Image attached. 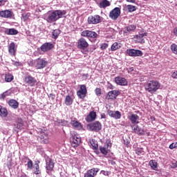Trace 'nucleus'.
<instances>
[{"instance_id":"nucleus-62","label":"nucleus","mask_w":177,"mask_h":177,"mask_svg":"<svg viewBox=\"0 0 177 177\" xmlns=\"http://www.w3.org/2000/svg\"><path fill=\"white\" fill-rule=\"evenodd\" d=\"M6 121H12L10 119H7Z\"/></svg>"},{"instance_id":"nucleus-7","label":"nucleus","mask_w":177,"mask_h":177,"mask_svg":"<svg viewBox=\"0 0 177 177\" xmlns=\"http://www.w3.org/2000/svg\"><path fill=\"white\" fill-rule=\"evenodd\" d=\"M121 95V91L118 90H112L108 92L106 99V100H115L117 99V96H120Z\"/></svg>"},{"instance_id":"nucleus-56","label":"nucleus","mask_w":177,"mask_h":177,"mask_svg":"<svg viewBox=\"0 0 177 177\" xmlns=\"http://www.w3.org/2000/svg\"><path fill=\"white\" fill-rule=\"evenodd\" d=\"M14 64L15 66H20V62H15Z\"/></svg>"},{"instance_id":"nucleus-1","label":"nucleus","mask_w":177,"mask_h":177,"mask_svg":"<svg viewBox=\"0 0 177 177\" xmlns=\"http://www.w3.org/2000/svg\"><path fill=\"white\" fill-rule=\"evenodd\" d=\"M161 86V84L156 80H150L145 85V89L149 93H156L160 87Z\"/></svg>"},{"instance_id":"nucleus-6","label":"nucleus","mask_w":177,"mask_h":177,"mask_svg":"<svg viewBox=\"0 0 177 177\" xmlns=\"http://www.w3.org/2000/svg\"><path fill=\"white\" fill-rule=\"evenodd\" d=\"M121 15V8L119 7H115L109 12V18L111 19V20H117L118 17Z\"/></svg>"},{"instance_id":"nucleus-46","label":"nucleus","mask_w":177,"mask_h":177,"mask_svg":"<svg viewBox=\"0 0 177 177\" xmlns=\"http://www.w3.org/2000/svg\"><path fill=\"white\" fill-rule=\"evenodd\" d=\"M6 96H9V93H8V91L3 92L1 95H0V99H2L3 100H5Z\"/></svg>"},{"instance_id":"nucleus-39","label":"nucleus","mask_w":177,"mask_h":177,"mask_svg":"<svg viewBox=\"0 0 177 177\" xmlns=\"http://www.w3.org/2000/svg\"><path fill=\"white\" fill-rule=\"evenodd\" d=\"M149 165L152 169H154L155 171L156 169H157V162H156V160H151L149 161Z\"/></svg>"},{"instance_id":"nucleus-53","label":"nucleus","mask_w":177,"mask_h":177,"mask_svg":"<svg viewBox=\"0 0 177 177\" xmlns=\"http://www.w3.org/2000/svg\"><path fill=\"white\" fill-rule=\"evenodd\" d=\"M127 2H130L131 3H135L136 2V0H126Z\"/></svg>"},{"instance_id":"nucleus-26","label":"nucleus","mask_w":177,"mask_h":177,"mask_svg":"<svg viewBox=\"0 0 177 177\" xmlns=\"http://www.w3.org/2000/svg\"><path fill=\"white\" fill-rule=\"evenodd\" d=\"M15 127L17 129H21L24 127V121H23L21 118H17Z\"/></svg>"},{"instance_id":"nucleus-23","label":"nucleus","mask_w":177,"mask_h":177,"mask_svg":"<svg viewBox=\"0 0 177 177\" xmlns=\"http://www.w3.org/2000/svg\"><path fill=\"white\" fill-rule=\"evenodd\" d=\"M143 37H147V32H140L139 35H136L135 38L139 40L140 44H145V39Z\"/></svg>"},{"instance_id":"nucleus-43","label":"nucleus","mask_w":177,"mask_h":177,"mask_svg":"<svg viewBox=\"0 0 177 177\" xmlns=\"http://www.w3.org/2000/svg\"><path fill=\"white\" fill-rule=\"evenodd\" d=\"M171 50L173 52V53L177 55V45L175 44H172L171 46Z\"/></svg>"},{"instance_id":"nucleus-16","label":"nucleus","mask_w":177,"mask_h":177,"mask_svg":"<svg viewBox=\"0 0 177 177\" xmlns=\"http://www.w3.org/2000/svg\"><path fill=\"white\" fill-rule=\"evenodd\" d=\"M99 171V168H92L84 174V177H95L97 175Z\"/></svg>"},{"instance_id":"nucleus-38","label":"nucleus","mask_w":177,"mask_h":177,"mask_svg":"<svg viewBox=\"0 0 177 177\" xmlns=\"http://www.w3.org/2000/svg\"><path fill=\"white\" fill-rule=\"evenodd\" d=\"M60 30L59 29H55L53 30V38H54V39H57V37H59V35H60Z\"/></svg>"},{"instance_id":"nucleus-17","label":"nucleus","mask_w":177,"mask_h":177,"mask_svg":"<svg viewBox=\"0 0 177 177\" xmlns=\"http://www.w3.org/2000/svg\"><path fill=\"white\" fill-rule=\"evenodd\" d=\"M55 48V45L52 43H44L41 46V50L42 52H49V50H52Z\"/></svg>"},{"instance_id":"nucleus-48","label":"nucleus","mask_w":177,"mask_h":177,"mask_svg":"<svg viewBox=\"0 0 177 177\" xmlns=\"http://www.w3.org/2000/svg\"><path fill=\"white\" fill-rule=\"evenodd\" d=\"M31 16V13L27 12L24 15H23L24 21H26V20H28L30 19V17Z\"/></svg>"},{"instance_id":"nucleus-58","label":"nucleus","mask_w":177,"mask_h":177,"mask_svg":"<svg viewBox=\"0 0 177 177\" xmlns=\"http://www.w3.org/2000/svg\"><path fill=\"white\" fill-rule=\"evenodd\" d=\"M101 118H106V115L104 113L101 115Z\"/></svg>"},{"instance_id":"nucleus-13","label":"nucleus","mask_w":177,"mask_h":177,"mask_svg":"<svg viewBox=\"0 0 177 177\" xmlns=\"http://www.w3.org/2000/svg\"><path fill=\"white\" fill-rule=\"evenodd\" d=\"M77 48L78 49H86L88 46H89V44H88V41H86V39L84 37H81L78 41H77Z\"/></svg>"},{"instance_id":"nucleus-51","label":"nucleus","mask_w":177,"mask_h":177,"mask_svg":"<svg viewBox=\"0 0 177 177\" xmlns=\"http://www.w3.org/2000/svg\"><path fill=\"white\" fill-rule=\"evenodd\" d=\"M171 78H174V80H177V71L171 74Z\"/></svg>"},{"instance_id":"nucleus-41","label":"nucleus","mask_w":177,"mask_h":177,"mask_svg":"<svg viewBox=\"0 0 177 177\" xmlns=\"http://www.w3.org/2000/svg\"><path fill=\"white\" fill-rule=\"evenodd\" d=\"M127 9L129 12H135L136 10V6L132 5H127Z\"/></svg>"},{"instance_id":"nucleus-61","label":"nucleus","mask_w":177,"mask_h":177,"mask_svg":"<svg viewBox=\"0 0 177 177\" xmlns=\"http://www.w3.org/2000/svg\"><path fill=\"white\" fill-rule=\"evenodd\" d=\"M104 172H106V171H104V170L101 171V174H104Z\"/></svg>"},{"instance_id":"nucleus-11","label":"nucleus","mask_w":177,"mask_h":177,"mask_svg":"<svg viewBox=\"0 0 177 177\" xmlns=\"http://www.w3.org/2000/svg\"><path fill=\"white\" fill-rule=\"evenodd\" d=\"M127 53L129 56L132 57H138L140 56H143V52L140 50H136V49H127Z\"/></svg>"},{"instance_id":"nucleus-20","label":"nucleus","mask_w":177,"mask_h":177,"mask_svg":"<svg viewBox=\"0 0 177 177\" xmlns=\"http://www.w3.org/2000/svg\"><path fill=\"white\" fill-rule=\"evenodd\" d=\"M97 115L95 111H92L89 113V114L86 117L85 120L87 122H93L96 120Z\"/></svg>"},{"instance_id":"nucleus-50","label":"nucleus","mask_w":177,"mask_h":177,"mask_svg":"<svg viewBox=\"0 0 177 177\" xmlns=\"http://www.w3.org/2000/svg\"><path fill=\"white\" fill-rule=\"evenodd\" d=\"M169 149H171V150H174V149H176L177 147V142H173L169 145Z\"/></svg>"},{"instance_id":"nucleus-12","label":"nucleus","mask_w":177,"mask_h":177,"mask_svg":"<svg viewBox=\"0 0 177 177\" xmlns=\"http://www.w3.org/2000/svg\"><path fill=\"white\" fill-rule=\"evenodd\" d=\"M24 82L29 86H35L37 80H35L34 77L31 76V75H28L25 76Z\"/></svg>"},{"instance_id":"nucleus-25","label":"nucleus","mask_w":177,"mask_h":177,"mask_svg":"<svg viewBox=\"0 0 177 177\" xmlns=\"http://www.w3.org/2000/svg\"><path fill=\"white\" fill-rule=\"evenodd\" d=\"M8 104L10 107H12V109H14L16 110L17 109H19V102L16 100L11 99L8 101Z\"/></svg>"},{"instance_id":"nucleus-10","label":"nucleus","mask_w":177,"mask_h":177,"mask_svg":"<svg viewBox=\"0 0 177 177\" xmlns=\"http://www.w3.org/2000/svg\"><path fill=\"white\" fill-rule=\"evenodd\" d=\"M53 168H55V162H53V159L50 158H47L46 159V169L48 174L52 172L53 171Z\"/></svg>"},{"instance_id":"nucleus-5","label":"nucleus","mask_w":177,"mask_h":177,"mask_svg":"<svg viewBox=\"0 0 177 177\" xmlns=\"http://www.w3.org/2000/svg\"><path fill=\"white\" fill-rule=\"evenodd\" d=\"M102 19L103 17L99 15H91L87 19V23L88 24H99L102 23Z\"/></svg>"},{"instance_id":"nucleus-19","label":"nucleus","mask_w":177,"mask_h":177,"mask_svg":"<svg viewBox=\"0 0 177 177\" xmlns=\"http://www.w3.org/2000/svg\"><path fill=\"white\" fill-rule=\"evenodd\" d=\"M115 82L117 85H120L121 86H125V85L128 84L127 79L121 77H115Z\"/></svg>"},{"instance_id":"nucleus-21","label":"nucleus","mask_w":177,"mask_h":177,"mask_svg":"<svg viewBox=\"0 0 177 177\" xmlns=\"http://www.w3.org/2000/svg\"><path fill=\"white\" fill-rule=\"evenodd\" d=\"M17 48L15 42H12L8 46V52L11 56H16Z\"/></svg>"},{"instance_id":"nucleus-45","label":"nucleus","mask_w":177,"mask_h":177,"mask_svg":"<svg viewBox=\"0 0 177 177\" xmlns=\"http://www.w3.org/2000/svg\"><path fill=\"white\" fill-rule=\"evenodd\" d=\"M26 165L28 169H32V165H33L32 160H31L30 158H28V162Z\"/></svg>"},{"instance_id":"nucleus-32","label":"nucleus","mask_w":177,"mask_h":177,"mask_svg":"<svg viewBox=\"0 0 177 177\" xmlns=\"http://www.w3.org/2000/svg\"><path fill=\"white\" fill-rule=\"evenodd\" d=\"M71 140L74 145H76L78 146L81 143V138L77 136H73L71 138Z\"/></svg>"},{"instance_id":"nucleus-60","label":"nucleus","mask_w":177,"mask_h":177,"mask_svg":"<svg viewBox=\"0 0 177 177\" xmlns=\"http://www.w3.org/2000/svg\"><path fill=\"white\" fill-rule=\"evenodd\" d=\"M109 89H113V86H112V84H110V86H109Z\"/></svg>"},{"instance_id":"nucleus-24","label":"nucleus","mask_w":177,"mask_h":177,"mask_svg":"<svg viewBox=\"0 0 177 177\" xmlns=\"http://www.w3.org/2000/svg\"><path fill=\"white\" fill-rule=\"evenodd\" d=\"M128 118L131 122V124H139V115L133 113Z\"/></svg>"},{"instance_id":"nucleus-33","label":"nucleus","mask_w":177,"mask_h":177,"mask_svg":"<svg viewBox=\"0 0 177 177\" xmlns=\"http://www.w3.org/2000/svg\"><path fill=\"white\" fill-rule=\"evenodd\" d=\"M6 82H12L13 80H15V76L10 73H7L5 75V78H4Z\"/></svg>"},{"instance_id":"nucleus-27","label":"nucleus","mask_w":177,"mask_h":177,"mask_svg":"<svg viewBox=\"0 0 177 177\" xmlns=\"http://www.w3.org/2000/svg\"><path fill=\"white\" fill-rule=\"evenodd\" d=\"M126 30H124V34H128V32H132V31H135L136 30V26L135 25H129L128 26L124 28Z\"/></svg>"},{"instance_id":"nucleus-35","label":"nucleus","mask_w":177,"mask_h":177,"mask_svg":"<svg viewBox=\"0 0 177 177\" xmlns=\"http://www.w3.org/2000/svg\"><path fill=\"white\" fill-rule=\"evenodd\" d=\"M34 174L35 175H40L41 174V169H39V164L35 163L34 165Z\"/></svg>"},{"instance_id":"nucleus-36","label":"nucleus","mask_w":177,"mask_h":177,"mask_svg":"<svg viewBox=\"0 0 177 177\" xmlns=\"http://www.w3.org/2000/svg\"><path fill=\"white\" fill-rule=\"evenodd\" d=\"M100 153L104 156H107L109 153V149L106 148L104 146H100L99 147Z\"/></svg>"},{"instance_id":"nucleus-42","label":"nucleus","mask_w":177,"mask_h":177,"mask_svg":"<svg viewBox=\"0 0 177 177\" xmlns=\"http://www.w3.org/2000/svg\"><path fill=\"white\" fill-rule=\"evenodd\" d=\"M136 154H138V156H143L145 154V151H143V149L138 148L136 149Z\"/></svg>"},{"instance_id":"nucleus-22","label":"nucleus","mask_w":177,"mask_h":177,"mask_svg":"<svg viewBox=\"0 0 177 177\" xmlns=\"http://www.w3.org/2000/svg\"><path fill=\"white\" fill-rule=\"evenodd\" d=\"M111 5V3L109 0H102L99 3L98 6L101 9H106V8H109Z\"/></svg>"},{"instance_id":"nucleus-30","label":"nucleus","mask_w":177,"mask_h":177,"mask_svg":"<svg viewBox=\"0 0 177 177\" xmlns=\"http://www.w3.org/2000/svg\"><path fill=\"white\" fill-rule=\"evenodd\" d=\"M5 32L7 35H17L19 34V31L15 28H10L6 30Z\"/></svg>"},{"instance_id":"nucleus-37","label":"nucleus","mask_w":177,"mask_h":177,"mask_svg":"<svg viewBox=\"0 0 177 177\" xmlns=\"http://www.w3.org/2000/svg\"><path fill=\"white\" fill-rule=\"evenodd\" d=\"M120 48H121L120 44H118V42H115L111 45V50L115 51L117 50V49H120Z\"/></svg>"},{"instance_id":"nucleus-14","label":"nucleus","mask_w":177,"mask_h":177,"mask_svg":"<svg viewBox=\"0 0 177 177\" xmlns=\"http://www.w3.org/2000/svg\"><path fill=\"white\" fill-rule=\"evenodd\" d=\"M81 35L87 38H97V33L92 30H84L81 32Z\"/></svg>"},{"instance_id":"nucleus-47","label":"nucleus","mask_w":177,"mask_h":177,"mask_svg":"<svg viewBox=\"0 0 177 177\" xmlns=\"http://www.w3.org/2000/svg\"><path fill=\"white\" fill-rule=\"evenodd\" d=\"M95 93L97 96H100L102 95V89L100 88H96L95 89Z\"/></svg>"},{"instance_id":"nucleus-2","label":"nucleus","mask_w":177,"mask_h":177,"mask_svg":"<svg viewBox=\"0 0 177 177\" xmlns=\"http://www.w3.org/2000/svg\"><path fill=\"white\" fill-rule=\"evenodd\" d=\"M30 67H35L37 70H41L45 68L48 64V62L45 61L44 59L38 58L36 59H32L28 63Z\"/></svg>"},{"instance_id":"nucleus-15","label":"nucleus","mask_w":177,"mask_h":177,"mask_svg":"<svg viewBox=\"0 0 177 177\" xmlns=\"http://www.w3.org/2000/svg\"><path fill=\"white\" fill-rule=\"evenodd\" d=\"M107 113L109 114V117L112 118H115V120H120L121 118V112L120 111H112L109 109L107 111Z\"/></svg>"},{"instance_id":"nucleus-28","label":"nucleus","mask_w":177,"mask_h":177,"mask_svg":"<svg viewBox=\"0 0 177 177\" xmlns=\"http://www.w3.org/2000/svg\"><path fill=\"white\" fill-rule=\"evenodd\" d=\"M8 109L0 105V116L6 118V117H8Z\"/></svg>"},{"instance_id":"nucleus-57","label":"nucleus","mask_w":177,"mask_h":177,"mask_svg":"<svg viewBox=\"0 0 177 177\" xmlns=\"http://www.w3.org/2000/svg\"><path fill=\"white\" fill-rule=\"evenodd\" d=\"M151 120H152V121H156V118H154V116H151Z\"/></svg>"},{"instance_id":"nucleus-40","label":"nucleus","mask_w":177,"mask_h":177,"mask_svg":"<svg viewBox=\"0 0 177 177\" xmlns=\"http://www.w3.org/2000/svg\"><path fill=\"white\" fill-rule=\"evenodd\" d=\"M71 124L73 127H75V128H80L81 127V123L77 120H72Z\"/></svg>"},{"instance_id":"nucleus-49","label":"nucleus","mask_w":177,"mask_h":177,"mask_svg":"<svg viewBox=\"0 0 177 177\" xmlns=\"http://www.w3.org/2000/svg\"><path fill=\"white\" fill-rule=\"evenodd\" d=\"M107 48H109V44L103 43L101 44L100 49H102V50H104V49H107Z\"/></svg>"},{"instance_id":"nucleus-54","label":"nucleus","mask_w":177,"mask_h":177,"mask_svg":"<svg viewBox=\"0 0 177 177\" xmlns=\"http://www.w3.org/2000/svg\"><path fill=\"white\" fill-rule=\"evenodd\" d=\"M50 97H51L52 100H55V94L50 93Z\"/></svg>"},{"instance_id":"nucleus-8","label":"nucleus","mask_w":177,"mask_h":177,"mask_svg":"<svg viewBox=\"0 0 177 177\" xmlns=\"http://www.w3.org/2000/svg\"><path fill=\"white\" fill-rule=\"evenodd\" d=\"M86 93H88V90H86V86L85 84L80 85L79 91H77V95L80 99H85L86 97Z\"/></svg>"},{"instance_id":"nucleus-3","label":"nucleus","mask_w":177,"mask_h":177,"mask_svg":"<svg viewBox=\"0 0 177 177\" xmlns=\"http://www.w3.org/2000/svg\"><path fill=\"white\" fill-rule=\"evenodd\" d=\"M66 13V10H56L48 15V19L50 23L56 21L57 20H59V19H62Z\"/></svg>"},{"instance_id":"nucleus-63","label":"nucleus","mask_w":177,"mask_h":177,"mask_svg":"<svg viewBox=\"0 0 177 177\" xmlns=\"http://www.w3.org/2000/svg\"><path fill=\"white\" fill-rule=\"evenodd\" d=\"M129 142H127L126 143V145H129Z\"/></svg>"},{"instance_id":"nucleus-34","label":"nucleus","mask_w":177,"mask_h":177,"mask_svg":"<svg viewBox=\"0 0 177 177\" xmlns=\"http://www.w3.org/2000/svg\"><path fill=\"white\" fill-rule=\"evenodd\" d=\"M90 143H91L93 150H97V149H99V145L97 144V141L96 140L91 139Z\"/></svg>"},{"instance_id":"nucleus-55","label":"nucleus","mask_w":177,"mask_h":177,"mask_svg":"<svg viewBox=\"0 0 177 177\" xmlns=\"http://www.w3.org/2000/svg\"><path fill=\"white\" fill-rule=\"evenodd\" d=\"M174 34L177 36V26L174 29Z\"/></svg>"},{"instance_id":"nucleus-52","label":"nucleus","mask_w":177,"mask_h":177,"mask_svg":"<svg viewBox=\"0 0 177 177\" xmlns=\"http://www.w3.org/2000/svg\"><path fill=\"white\" fill-rule=\"evenodd\" d=\"M57 122L58 123V125H62V124H64V121L62 120H58Z\"/></svg>"},{"instance_id":"nucleus-18","label":"nucleus","mask_w":177,"mask_h":177,"mask_svg":"<svg viewBox=\"0 0 177 177\" xmlns=\"http://www.w3.org/2000/svg\"><path fill=\"white\" fill-rule=\"evenodd\" d=\"M12 16L13 12L10 10L0 11V17H3V19H11Z\"/></svg>"},{"instance_id":"nucleus-31","label":"nucleus","mask_w":177,"mask_h":177,"mask_svg":"<svg viewBox=\"0 0 177 177\" xmlns=\"http://www.w3.org/2000/svg\"><path fill=\"white\" fill-rule=\"evenodd\" d=\"M73 102H74V100H73L71 96H70V95H66L64 100L66 106H71V104H73Z\"/></svg>"},{"instance_id":"nucleus-29","label":"nucleus","mask_w":177,"mask_h":177,"mask_svg":"<svg viewBox=\"0 0 177 177\" xmlns=\"http://www.w3.org/2000/svg\"><path fill=\"white\" fill-rule=\"evenodd\" d=\"M134 126H131L132 129H133L134 132L136 133H138V135H145V131L139 126H136V127H133Z\"/></svg>"},{"instance_id":"nucleus-59","label":"nucleus","mask_w":177,"mask_h":177,"mask_svg":"<svg viewBox=\"0 0 177 177\" xmlns=\"http://www.w3.org/2000/svg\"><path fill=\"white\" fill-rule=\"evenodd\" d=\"M2 3H3V0H0V6H2Z\"/></svg>"},{"instance_id":"nucleus-9","label":"nucleus","mask_w":177,"mask_h":177,"mask_svg":"<svg viewBox=\"0 0 177 177\" xmlns=\"http://www.w3.org/2000/svg\"><path fill=\"white\" fill-rule=\"evenodd\" d=\"M40 139L41 143H44V145H48V143H49V135L48 134V130H41Z\"/></svg>"},{"instance_id":"nucleus-44","label":"nucleus","mask_w":177,"mask_h":177,"mask_svg":"<svg viewBox=\"0 0 177 177\" xmlns=\"http://www.w3.org/2000/svg\"><path fill=\"white\" fill-rule=\"evenodd\" d=\"M104 147H105L108 150H110V149H111V141L106 140Z\"/></svg>"},{"instance_id":"nucleus-4","label":"nucleus","mask_w":177,"mask_h":177,"mask_svg":"<svg viewBox=\"0 0 177 177\" xmlns=\"http://www.w3.org/2000/svg\"><path fill=\"white\" fill-rule=\"evenodd\" d=\"M87 129L92 132H99L102 130V123L99 121H95L87 124Z\"/></svg>"}]
</instances>
